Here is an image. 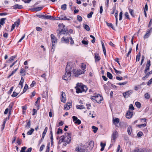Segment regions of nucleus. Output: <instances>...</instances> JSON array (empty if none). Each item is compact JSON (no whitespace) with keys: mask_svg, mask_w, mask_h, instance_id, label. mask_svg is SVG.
Here are the masks:
<instances>
[{"mask_svg":"<svg viewBox=\"0 0 152 152\" xmlns=\"http://www.w3.org/2000/svg\"><path fill=\"white\" fill-rule=\"evenodd\" d=\"M75 150L78 152H87V150L84 148H80L79 147H77Z\"/></svg>","mask_w":152,"mask_h":152,"instance_id":"f8f14e48","label":"nucleus"},{"mask_svg":"<svg viewBox=\"0 0 152 152\" xmlns=\"http://www.w3.org/2000/svg\"><path fill=\"white\" fill-rule=\"evenodd\" d=\"M76 92L77 93L86 92L88 90V88L86 86L83 85L82 83H78L75 87Z\"/></svg>","mask_w":152,"mask_h":152,"instance_id":"f03ea898","label":"nucleus"},{"mask_svg":"<svg viewBox=\"0 0 152 152\" xmlns=\"http://www.w3.org/2000/svg\"><path fill=\"white\" fill-rule=\"evenodd\" d=\"M60 133L61 134H62V130L60 129L59 128L58 129V130L57 132V134H60Z\"/></svg>","mask_w":152,"mask_h":152,"instance_id":"09e8293b","label":"nucleus"},{"mask_svg":"<svg viewBox=\"0 0 152 152\" xmlns=\"http://www.w3.org/2000/svg\"><path fill=\"white\" fill-rule=\"evenodd\" d=\"M132 93V90H129L124 93L123 94V95L124 98H128L130 95Z\"/></svg>","mask_w":152,"mask_h":152,"instance_id":"1a4fd4ad","label":"nucleus"},{"mask_svg":"<svg viewBox=\"0 0 152 152\" xmlns=\"http://www.w3.org/2000/svg\"><path fill=\"white\" fill-rule=\"evenodd\" d=\"M46 75L45 73H44L42 75H41V77L42 78H43L45 80H46Z\"/></svg>","mask_w":152,"mask_h":152,"instance_id":"e2e57ef3","label":"nucleus"},{"mask_svg":"<svg viewBox=\"0 0 152 152\" xmlns=\"http://www.w3.org/2000/svg\"><path fill=\"white\" fill-rule=\"evenodd\" d=\"M100 145L101 147L100 150L101 151H102L104 150V148L106 145V144L105 143H103L102 142H101L100 143Z\"/></svg>","mask_w":152,"mask_h":152,"instance_id":"bb28decb","label":"nucleus"},{"mask_svg":"<svg viewBox=\"0 0 152 152\" xmlns=\"http://www.w3.org/2000/svg\"><path fill=\"white\" fill-rule=\"evenodd\" d=\"M150 66H151L150 61V60H148L147 61L146 66L145 67V69H146L149 70V67H150Z\"/></svg>","mask_w":152,"mask_h":152,"instance_id":"cd10ccee","label":"nucleus"},{"mask_svg":"<svg viewBox=\"0 0 152 152\" xmlns=\"http://www.w3.org/2000/svg\"><path fill=\"white\" fill-rule=\"evenodd\" d=\"M77 109H82L84 108L83 106V105H79L77 106Z\"/></svg>","mask_w":152,"mask_h":152,"instance_id":"5fc2aeb1","label":"nucleus"},{"mask_svg":"<svg viewBox=\"0 0 152 152\" xmlns=\"http://www.w3.org/2000/svg\"><path fill=\"white\" fill-rule=\"evenodd\" d=\"M152 74V70L148 72L146 74V75L144 77H142V79L144 80L146 78L148 77L149 76Z\"/></svg>","mask_w":152,"mask_h":152,"instance_id":"b1692460","label":"nucleus"},{"mask_svg":"<svg viewBox=\"0 0 152 152\" xmlns=\"http://www.w3.org/2000/svg\"><path fill=\"white\" fill-rule=\"evenodd\" d=\"M107 77L109 79H112L113 78L112 75L110 72H107Z\"/></svg>","mask_w":152,"mask_h":152,"instance_id":"72a5a7b5","label":"nucleus"},{"mask_svg":"<svg viewBox=\"0 0 152 152\" xmlns=\"http://www.w3.org/2000/svg\"><path fill=\"white\" fill-rule=\"evenodd\" d=\"M119 121L120 120L118 118H113V122L115 126H117V124L119 123Z\"/></svg>","mask_w":152,"mask_h":152,"instance_id":"f3484780","label":"nucleus"},{"mask_svg":"<svg viewBox=\"0 0 152 152\" xmlns=\"http://www.w3.org/2000/svg\"><path fill=\"white\" fill-rule=\"evenodd\" d=\"M66 5L65 4H64L61 5V9L63 10H65L66 8Z\"/></svg>","mask_w":152,"mask_h":152,"instance_id":"79ce46f5","label":"nucleus"},{"mask_svg":"<svg viewBox=\"0 0 152 152\" xmlns=\"http://www.w3.org/2000/svg\"><path fill=\"white\" fill-rule=\"evenodd\" d=\"M72 118L73 121L75 124H80L81 123V121L79 119H78L77 117L75 116H72Z\"/></svg>","mask_w":152,"mask_h":152,"instance_id":"6e6552de","label":"nucleus"},{"mask_svg":"<svg viewBox=\"0 0 152 152\" xmlns=\"http://www.w3.org/2000/svg\"><path fill=\"white\" fill-rule=\"evenodd\" d=\"M58 26L59 27L58 29L59 31L58 35L59 36H60L61 34H65L66 33V31L64 29V26L62 24H59L58 25Z\"/></svg>","mask_w":152,"mask_h":152,"instance_id":"20e7f679","label":"nucleus"},{"mask_svg":"<svg viewBox=\"0 0 152 152\" xmlns=\"http://www.w3.org/2000/svg\"><path fill=\"white\" fill-rule=\"evenodd\" d=\"M28 85L27 84H26L25 85V86H24V89H23V93H24V92H25L27 89L28 88Z\"/></svg>","mask_w":152,"mask_h":152,"instance_id":"c03bdc74","label":"nucleus"},{"mask_svg":"<svg viewBox=\"0 0 152 152\" xmlns=\"http://www.w3.org/2000/svg\"><path fill=\"white\" fill-rule=\"evenodd\" d=\"M135 104L138 108H140L141 107V104L140 103L138 102H136L135 103Z\"/></svg>","mask_w":152,"mask_h":152,"instance_id":"58836bf2","label":"nucleus"},{"mask_svg":"<svg viewBox=\"0 0 152 152\" xmlns=\"http://www.w3.org/2000/svg\"><path fill=\"white\" fill-rule=\"evenodd\" d=\"M61 41L63 43H69V39L68 37H62L61 39Z\"/></svg>","mask_w":152,"mask_h":152,"instance_id":"ddd939ff","label":"nucleus"},{"mask_svg":"<svg viewBox=\"0 0 152 152\" xmlns=\"http://www.w3.org/2000/svg\"><path fill=\"white\" fill-rule=\"evenodd\" d=\"M58 19H58V20H69L70 19L69 18H67L66 17L63 15H61L58 18Z\"/></svg>","mask_w":152,"mask_h":152,"instance_id":"dca6fc26","label":"nucleus"},{"mask_svg":"<svg viewBox=\"0 0 152 152\" xmlns=\"http://www.w3.org/2000/svg\"><path fill=\"white\" fill-rule=\"evenodd\" d=\"M44 19H50L51 20H56V18H54L52 16L50 15H45L44 16Z\"/></svg>","mask_w":152,"mask_h":152,"instance_id":"6ab92c4d","label":"nucleus"},{"mask_svg":"<svg viewBox=\"0 0 152 152\" xmlns=\"http://www.w3.org/2000/svg\"><path fill=\"white\" fill-rule=\"evenodd\" d=\"M144 96L146 99H149L150 97V95L148 93L145 94L144 95Z\"/></svg>","mask_w":152,"mask_h":152,"instance_id":"3c124183","label":"nucleus"},{"mask_svg":"<svg viewBox=\"0 0 152 152\" xmlns=\"http://www.w3.org/2000/svg\"><path fill=\"white\" fill-rule=\"evenodd\" d=\"M106 23L107 26L111 27L113 30L115 29L112 24L111 23H108L107 22H106Z\"/></svg>","mask_w":152,"mask_h":152,"instance_id":"e433bc0d","label":"nucleus"},{"mask_svg":"<svg viewBox=\"0 0 152 152\" xmlns=\"http://www.w3.org/2000/svg\"><path fill=\"white\" fill-rule=\"evenodd\" d=\"M20 74L21 76L25 75V71L22 68L21 69Z\"/></svg>","mask_w":152,"mask_h":152,"instance_id":"a878e982","label":"nucleus"},{"mask_svg":"<svg viewBox=\"0 0 152 152\" xmlns=\"http://www.w3.org/2000/svg\"><path fill=\"white\" fill-rule=\"evenodd\" d=\"M50 149V143L48 144L47 146V149L45 152H49Z\"/></svg>","mask_w":152,"mask_h":152,"instance_id":"864d4df0","label":"nucleus"},{"mask_svg":"<svg viewBox=\"0 0 152 152\" xmlns=\"http://www.w3.org/2000/svg\"><path fill=\"white\" fill-rule=\"evenodd\" d=\"M77 20L80 22L82 20V17L80 15H77Z\"/></svg>","mask_w":152,"mask_h":152,"instance_id":"a18cd8bd","label":"nucleus"},{"mask_svg":"<svg viewBox=\"0 0 152 152\" xmlns=\"http://www.w3.org/2000/svg\"><path fill=\"white\" fill-rule=\"evenodd\" d=\"M123 13L122 12H121L119 14V19L120 20H121L122 19V16Z\"/></svg>","mask_w":152,"mask_h":152,"instance_id":"0e129e2a","label":"nucleus"},{"mask_svg":"<svg viewBox=\"0 0 152 152\" xmlns=\"http://www.w3.org/2000/svg\"><path fill=\"white\" fill-rule=\"evenodd\" d=\"M62 94L61 95V96L62 97L61 101L62 102L64 103L65 102V99L64 98V96H65V93L63 92H62Z\"/></svg>","mask_w":152,"mask_h":152,"instance_id":"5701e85b","label":"nucleus"},{"mask_svg":"<svg viewBox=\"0 0 152 152\" xmlns=\"http://www.w3.org/2000/svg\"><path fill=\"white\" fill-rule=\"evenodd\" d=\"M34 131V130L33 128H31L30 130L29 131L27 132V134L28 135L31 134H32L33 132Z\"/></svg>","mask_w":152,"mask_h":152,"instance_id":"f704fd0d","label":"nucleus"},{"mask_svg":"<svg viewBox=\"0 0 152 152\" xmlns=\"http://www.w3.org/2000/svg\"><path fill=\"white\" fill-rule=\"evenodd\" d=\"M94 55L95 61L97 62L99 61L100 60L101 58L99 54L97 53H94Z\"/></svg>","mask_w":152,"mask_h":152,"instance_id":"a211bd4d","label":"nucleus"},{"mask_svg":"<svg viewBox=\"0 0 152 152\" xmlns=\"http://www.w3.org/2000/svg\"><path fill=\"white\" fill-rule=\"evenodd\" d=\"M71 107V104L70 103H67L66 104L64 105V109L66 110H69Z\"/></svg>","mask_w":152,"mask_h":152,"instance_id":"2eb2a0df","label":"nucleus"},{"mask_svg":"<svg viewBox=\"0 0 152 152\" xmlns=\"http://www.w3.org/2000/svg\"><path fill=\"white\" fill-rule=\"evenodd\" d=\"M132 50V48H129V51L126 55V56L127 57H129V55L131 53Z\"/></svg>","mask_w":152,"mask_h":152,"instance_id":"4d7b16f0","label":"nucleus"},{"mask_svg":"<svg viewBox=\"0 0 152 152\" xmlns=\"http://www.w3.org/2000/svg\"><path fill=\"white\" fill-rule=\"evenodd\" d=\"M52 42V49L54 48V45L57 42V40L56 37L53 34H51L50 35Z\"/></svg>","mask_w":152,"mask_h":152,"instance_id":"423d86ee","label":"nucleus"},{"mask_svg":"<svg viewBox=\"0 0 152 152\" xmlns=\"http://www.w3.org/2000/svg\"><path fill=\"white\" fill-rule=\"evenodd\" d=\"M133 114V112L128 110L126 114V117L128 119L131 118Z\"/></svg>","mask_w":152,"mask_h":152,"instance_id":"9d476101","label":"nucleus"},{"mask_svg":"<svg viewBox=\"0 0 152 152\" xmlns=\"http://www.w3.org/2000/svg\"><path fill=\"white\" fill-rule=\"evenodd\" d=\"M65 135L61 136V137L62 141L67 143H70L71 140V135L68 133L67 134L65 133Z\"/></svg>","mask_w":152,"mask_h":152,"instance_id":"7ed1b4c3","label":"nucleus"},{"mask_svg":"<svg viewBox=\"0 0 152 152\" xmlns=\"http://www.w3.org/2000/svg\"><path fill=\"white\" fill-rule=\"evenodd\" d=\"M48 129V128L47 127H46L45 128L44 130L42 133V137L41 139V140H43L44 137L45 135V134L47 132Z\"/></svg>","mask_w":152,"mask_h":152,"instance_id":"aec40b11","label":"nucleus"},{"mask_svg":"<svg viewBox=\"0 0 152 152\" xmlns=\"http://www.w3.org/2000/svg\"><path fill=\"white\" fill-rule=\"evenodd\" d=\"M140 56H141L140 53V52H139L138 54L136 56V61H139Z\"/></svg>","mask_w":152,"mask_h":152,"instance_id":"c9c22d12","label":"nucleus"},{"mask_svg":"<svg viewBox=\"0 0 152 152\" xmlns=\"http://www.w3.org/2000/svg\"><path fill=\"white\" fill-rule=\"evenodd\" d=\"M42 9V7H37L31 9L32 11H38L41 10Z\"/></svg>","mask_w":152,"mask_h":152,"instance_id":"412c9836","label":"nucleus"},{"mask_svg":"<svg viewBox=\"0 0 152 152\" xmlns=\"http://www.w3.org/2000/svg\"><path fill=\"white\" fill-rule=\"evenodd\" d=\"M93 12L92 11L90 13L87 15V17L88 18H91L92 15L93 14Z\"/></svg>","mask_w":152,"mask_h":152,"instance_id":"37998d69","label":"nucleus"},{"mask_svg":"<svg viewBox=\"0 0 152 152\" xmlns=\"http://www.w3.org/2000/svg\"><path fill=\"white\" fill-rule=\"evenodd\" d=\"M26 121L27 123V124L25 126V127L28 129H29L31 127L30 121H28V120H26Z\"/></svg>","mask_w":152,"mask_h":152,"instance_id":"4be33fe9","label":"nucleus"},{"mask_svg":"<svg viewBox=\"0 0 152 152\" xmlns=\"http://www.w3.org/2000/svg\"><path fill=\"white\" fill-rule=\"evenodd\" d=\"M24 81V79L22 77L21 78V80L19 84V85L21 86V88H22L23 86V83Z\"/></svg>","mask_w":152,"mask_h":152,"instance_id":"c756f323","label":"nucleus"},{"mask_svg":"<svg viewBox=\"0 0 152 152\" xmlns=\"http://www.w3.org/2000/svg\"><path fill=\"white\" fill-rule=\"evenodd\" d=\"M7 19L6 18H2L0 20V24L3 25L5 23V21Z\"/></svg>","mask_w":152,"mask_h":152,"instance_id":"c85d7f7f","label":"nucleus"},{"mask_svg":"<svg viewBox=\"0 0 152 152\" xmlns=\"http://www.w3.org/2000/svg\"><path fill=\"white\" fill-rule=\"evenodd\" d=\"M92 128L93 129V132L95 133L97 132V131L98 130V128L97 127H96L94 126H92Z\"/></svg>","mask_w":152,"mask_h":152,"instance_id":"a19ab883","label":"nucleus"},{"mask_svg":"<svg viewBox=\"0 0 152 152\" xmlns=\"http://www.w3.org/2000/svg\"><path fill=\"white\" fill-rule=\"evenodd\" d=\"M84 28L88 31H90V28L89 27V26H88L87 24L84 25Z\"/></svg>","mask_w":152,"mask_h":152,"instance_id":"ea45409f","label":"nucleus"},{"mask_svg":"<svg viewBox=\"0 0 152 152\" xmlns=\"http://www.w3.org/2000/svg\"><path fill=\"white\" fill-rule=\"evenodd\" d=\"M96 101L98 103H100L103 99V98L99 95H96Z\"/></svg>","mask_w":152,"mask_h":152,"instance_id":"4468645a","label":"nucleus"},{"mask_svg":"<svg viewBox=\"0 0 152 152\" xmlns=\"http://www.w3.org/2000/svg\"><path fill=\"white\" fill-rule=\"evenodd\" d=\"M152 32V28L148 29L146 31V33L144 36V39L148 38Z\"/></svg>","mask_w":152,"mask_h":152,"instance_id":"0eeeda50","label":"nucleus"},{"mask_svg":"<svg viewBox=\"0 0 152 152\" xmlns=\"http://www.w3.org/2000/svg\"><path fill=\"white\" fill-rule=\"evenodd\" d=\"M71 72H72V69L67 64L66 68L65 74L63 76V79L66 80H70L71 75Z\"/></svg>","mask_w":152,"mask_h":152,"instance_id":"f257e3e1","label":"nucleus"},{"mask_svg":"<svg viewBox=\"0 0 152 152\" xmlns=\"http://www.w3.org/2000/svg\"><path fill=\"white\" fill-rule=\"evenodd\" d=\"M82 43L85 45H88V41L83 40L82 41Z\"/></svg>","mask_w":152,"mask_h":152,"instance_id":"338daca9","label":"nucleus"},{"mask_svg":"<svg viewBox=\"0 0 152 152\" xmlns=\"http://www.w3.org/2000/svg\"><path fill=\"white\" fill-rule=\"evenodd\" d=\"M85 71H82L80 69L76 70L75 69H72V72L75 74V77H77L79 75L83 74L84 73Z\"/></svg>","mask_w":152,"mask_h":152,"instance_id":"39448f33","label":"nucleus"},{"mask_svg":"<svg viewBox=\"0 0 152 152\" xmlns=\"http://www.w3.org/2000/svg\"><path fill=\"white\" fill-rule=\"evenodd\" d=\"M18 69V68H17L16 69H15L14 70L12 71V73L9 75L8 77V78H9Z\"/></svg>","mask_w":152,"mask_h":152,"instance_id":"2f4dec72","label":"nucleus"},{"mask_svg":"<svg viewBox=\"0 0 152 152\" xmlns=\"http://www.w3.org/2000/svg\"><path fill=\"white\" fill-rule=\"evenodd\" d=\"M26 149V147L24 146L21 148V150L20 151V152H26L25 150Z\"/></svg>","mask_w":152,"mask_h":152,"instance_id":"de8ad7c7","label":"nucleus"},{"mask_svg":"<svg viewBox=\"0 0 152 152\" xmlns=\"http://www.w3.org/2000/svg\"><path fill=\"white\" fill-rule=\"evenodd\" d=\"M22 8V6L21 5H19L18 4H16L14 6V9H21Z\"/></svg>","mask_w":152,"mask_h":152,"instance_id":"7c9ffc66","label":"nucleus"},{"mask_svg":"<svg viewBox=\"0 0 152 152\" xmlns=\"http://www.w3.org/2000/svg\"><path fill=\"white\" fill-rule=\"evenodd\" d=\"M132 131V127L131 126H129L127 129V132L129 135H130Z\"/></svg>","mask_w":152,"mask_h":152,"instance_id":"393cba45","label":"nucleus"},{"mask_svg":"<svg viewBox=\"0 0 152 152\" xmlns=\"http://www.w3.org/2000/svg\"><path fill=\"white\" fill-rule=\"evenodd\" d=\"M134 107H133V104H131L129 105V109L131 110H134Z\"/></svg>","mask_w":152,"mask_h":152,"instance_id":"49530a36","label":"nucleus"},{"mask_svg":"<svg viewBox=\"0 0 152 152\" xmlns=\"http://www.w3.org/2000/svg\"><path fill=\"white\" fill-rule=\"evenodd\" d=\"M129 12L130 14L132 15V16H134V11L132 10L129 9Z\"/></svg>","mask_w":152,"mask_h":152,"instance_id":"6e6d98bb","label":"nucleus"},{"mask_svg":"<svg viewBox=\"0 0 152 152\" xmlns=\"http://www.w3.org/2000/svg\"><path fill=\"white\" fill-rule=\"evenodd\" d=\"M118 136V132L116 130H115L112 135V139L115 140Z\"/></svg>","mask_w":152,"mask_h":152,"instance_id":"9b49d317","label":"nucleus"},{"mask_svg":"<svg viewBox=\"0 0 152 152\" xmlns=\"http://www.w3.org/2000/svg\"><path fill=\"white\" fill-rule=\"evenodd\" d=\"M152 83V78L148 81V82L147 83V85L148 86H149Z\"/></svg>","mask_w":152,"mask_h":152,"instance_id":"13d9d810","label":"nucleus"},{"mask_svg":"<svg viewBox=\"0 0 152 152\" xmlns=\"http://www.w3.org/2000/svg\"><path fill=\"white\" fill-rule=\"evenodd\" d=\"M19 94V93H17L15 91H14L13 93V94L11 96L12 97H15Z\"/></svg>","mask_w":152,"mask_h":152,"instance_id":"8fccbe9b","label":"nucleus"},{"mask_svg":"<svg viewBox=\"0 0 152 152\" xmlns=\"http://www.w3.org/2000/svg\"><path fill=\"white\" fill-rule=\"evenodd\" d=\"M143 134V133L141 132H139L137 134V135L138 137H141Z\"/></svg>","mask_w":152,"mask_h":152,"instance_id":"69168bd1","label":"nucleus"},{"mask_svg":"<svg viewBox=\"0 0 152 152\" xmlns=\"http://www.w3.org/2000/svg\"><path fill=\"white\" fill-rule=\"evenodd\" d=\"M96 95L95 96H93L91 97V99L92 100H94L96 101Z\"/></svg>","mask_w":152,"mask_h":152,"instance_id":"774afa93","label":"nucleus"},{"mask_svg":"<svg viewBox=\"0 0 152 152\" xmlns=\"http://www.w3.org/2000/svg\"><path fill=\"white\" fill-rule=\"evenodd\" d=\"M20 21L19 19H18V20L16 22H15L14 23L15 26L17 27H18L19 25L20 24Z\"/></svg>","mask_w":152,"mask_h":152,"instance_id":"4c0bfd02","label":"nucleus"},{"mask_svg":"<svg viewBox=\"0 0 152 152\" xmlns=\"http://www.w3.org/2000/svg\"><path fill=\"white\" fill-rule=\"evenodd\" d=\"M146 126V124H140L138 125V126L140 128H141L142 127H144Z\"/></svg>","mask_w":152,"mask_h":152,"instance_id":"603ef678","label":"nucleus"},{"mask_svg":"<svg viewBox=\"0 0 152 152\" xmlns=\"http://www.w3.org/2000/svg\"><path fill=\"white\" fill-rule=\"evenodd\" d=\"M36 29L37 31H42V28L39 27H36Z\"/></svg>","mask_w":152,"mask_h":152,"instance_id":"680f3d73","label":"nucleus"},{"mask_svg":"<svg viewBox=\"0 0 152 152\" xmlns=\"http://www.w3.org/2000/svg\"><path fill=\"white\" fill-rule=\"evenodd\" d=\"M45 146L44 145H42L40 147L39 149V151L41 152L42 151L43 149L44 148Z\"/></svg>","mask_w":152,"mask_h":152,"instance_id":"052dcab7","label":"nucleus"},{"mask_svg":"<svg viewBox=\"0 0 152 152\" xmlns=\"http://www.w3.org/2000/svg\"><path fill=\"white\" fill-rule=\"evenodd\" d=\"M86 64L83 63H82L81 65V68L82 69V71H85L86 70H85V69H86Z\"/></svg>","mask_w":152,"mask_h":152,"instance_id":"473e14b6","label":"nucleus"},{"mask_svg":"<svg viewBox=\"0 0 152 152\" xmlns=\"http://www.w3.org/2000/svg\"><path fill=\"white\" fill-rule=\"evenodd\" d=\"M23 110V113H25V111L26 110V106H23L22 107Z\"/></svg>","mask_w":152,"mask_h":152,"instance_id":"bf43d9fd","label":"nucleus"}]
</instances>
